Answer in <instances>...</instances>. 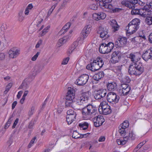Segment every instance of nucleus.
Here are the masks:
<instances>
[{"mask_svg": "<svg viewBox=\"0 0 152 152\" xmlns=\"http://www.w3.org/2000/svg\"><path fill=\"white\" fill-rule=\"evenodd\" d=\"M144 66L141 62H137L134 64H132L129 67V72L131 75H139L144 71Z\"/></svg>", "mask_w": 152, "mask_h": 152, "instance_id": "1", "label": "nucleus"}, {"mask_svg": "<svg viewBox=\"0 0 152 152\" xmlns=\"http://www.w3.org/2000/svg\"><path fill=\"white\" fill-rule=\"evenodd\" d=\"M98 108L91 104L87 105L83 108L81 111L83 117H91L97 113Z\"/></svg>", "mask_w": 152, "mask_h": 152, "instance_id": "2", "label": "nucleus"}, {"mask_svg": "<svg viewBox=\"0 0 152 152\" xmlns=\"http://www.w3.org/2000/svg\"><path fill=\"white\" fill-rule=\"evenodd\" d=\"M102 58L98 57L94 60L93 62L87 65L86 69L92 71H95L100 69L104 65Z\"/></svg>", "mask_w": 152, "mask_h": 152, "instance_id": "3", "label": "nucleus"}, {"mask_svg": "<svg viewBox=\"0 0 152 152\" xmlns=\"http://www.w3.org/2000/svg\"><path fill=\"white\" fill-rule=\"evenodd\" d=\"M140 23V20L138 18L133 19L126 27L127 32L130 34L135 33L139 27Z\"/></svg>", "mask_w": 152, "mask_h": 152, "instance_id": "4", "label": "nucleus"}, {"mask_svg": "<svg viewBox=\"0 0 152 152\" xmlns=\"http://www.w3.org/2000/svg\"><path fill=\"white\" fill-rule=\"evenodd\" d=\"M114 45V44L111 42H109L107 44L103 43L99 46V52L100 53L102 54L108 53L113 49Z\"/></svg>", "mask_w": 152, "mask_h": 152, "instance_id": "5", "label": "nucleus"}, {"mask_svg": "<svg viewBox=\"0 0 152 152\" xmlns=\"http://www.w3.org/2000/svg\"><path fill=\"white\" fill-rule=\"evenodd\" d=\"M89 97L88 92H83L76 98L77 102L79 105L84 104L87 102Z\"/></svg>", "mask_w": 152, "mask_h": 152, "instance_id": "6", "label": "nucleus"}, {"mask_svg": "<svg viewBox=\"0 0 152 152\" xmlns=\"http://www.w3.org/2000/svg\"><path fill=\"white\" fill-rule=\"evenodd\" d=\"M135 138V135L132 131L129 134L128 136L124 137L123 138L117 139L116 142L118 145H124L128 140H134Z\"/></svg>", "mask_w": 152, "mask_h": 152, "instance_id": "7", "label": "nucleus"}, {"mask_svg": "<svg viewBox=\"0 0 152 152\" xmlns=\"http://www.w3.org/2000/svg\"><path fill=\"white\" fill-rule=\"evenodd\" d=\"M100 105L101 108L100 109H99V111L100 113L102 112L103 114L106 115L111 113L112 110L110 109V106L108 105L106 102H102L100 103Z\"/></svg>", "mask_w": 152, "mask_h": 152, "instance_id": "8", "label": "nucleus"}, {"mask_svg": "<svg viewBox=\"0 0 152 152\" xmlns=\"http://www.w3.org/2000/svg\"><path fill=\"white\" fill-rule=\"evenodd\" d=\"M141 55L140 53H132L129 54L128 57L130 59L131 61L133 62L132 64H134L137 62H140L138 61L140 59Z\"/></svg>", "mask_w": 152, "mask_h": 152, "instance_id": "9", "label": "nucleus"}, {"mask_svg": "<svg viewBox=\"0 0 152 152\" xmlns=\"http://www.w3.org/2000/svg\"><path fill=\"white\" fill-rule=\"evenodd\" d=\"M119 99V96H117L115 93L113 92L109 93L107 95V100L111 103H117L118 102Z\"/></svg>", "mask_w": 152, "mask_h": 152, "instance_id": "10", "label": "nucleus"}, {"mask_svg": "<svg viewBox=\"0 0 152 152\" xmlns=\"http://www.w3.org/2000/svg\"><path fill=\"white\" fill-rule=\"evenodd\" d=\"M89 76L87 74H83L80 76L77 80L76 82L79 86H83L88 82Z\"/></svg>", "mask_w": 152, "mask_h": 152, "instance_id": "11", "label": "nucleus"}, {"mask_svg": "<svg viewBox=\"0 0 152 152\" xmlns=\"http://www.w3.org/2000/svg\"><path fill=\"white\" fill-rule=\"evenodd\" d=\"M94 125L96 127H98L102 125L105 120L103 115H99L93 118Z\"/></svg>", "mask_w": 152, "mask_h": 152, "instance_id": "12", "label": "nucleus"}, {"mask_svg": "<svg viewBox=\"0 0 152 152\" xmlns=\"http://www.w3.org/2000/svg\"><path fill=\"white\" fill-rule=\"evenodd\" d=\"M121 53L119 51H115L112 54L111 61L113 64L118 62L120 60Z\"/></svg>", "mask_w": 152, "mask_h": 152, "instance_id": "13", "label": "nucleus"}, {"mask_svg": "<svg viewBox=\"0 0 152 152\" xmlns=\"http://www.w3.org/2000/svg\"><path fill=\"white\" fill-rule=\"evenodd\" d=\"M107 93L106 89H101L96 91L94 97L96 99H99L104 97Z\"/></svg>", "mask_w": 152, "mask_h": 152, "instance_id": "14", "label": "nucleus"}, {"mask_svg": "<svg viewBox=\"0 0 152 152\" xmlns=\"http://www.w3.org/2000/svg\"><path fill=\"white\" fill-rule=\"evenodd\" d=\"M108 31V30L106 28L99 26L98 29L97 33L100 34V37L107 38L109 37L107 34Z\"/></svg>", "mask_w": 152, "mask_h": 152, "instance_id": "15", "label": "nucleus"}, {"mask_svg": "<svg viewBox=\"0 0 152 152\" xmlns=\"http://www.w3.org/2000/svg\"><path fill=\"white\" fill-rule=\"evenodd\" d=\"M20 53V50L14 48H11L8 52L9 57L12 58H16Z\"/></svg>", "mask_w": 152, "mask_h": 152, "instance_id": "16", "label": "nucleus"}, {"mask_svg": "<svg viewBox=\"0 0 152 152\" xmlns=\"http://www.w3.org/2000/svg\"><path fill=\"white\" fill-rule=\"evenodd\" d=\"M127 39L125 37H119L115 42V45L117 47H122L125 46L127 43Z\"/></svg>", "mask_w": 152, "mask_h": 152, "instance_id": "17", "label": "nucleus"}, {"mask_svg": "<svg viewBox=\"0 0 152 152\" xmlns=\"http://www.w3.org/2000/svg\"><path fill=\"white\" fill-rule=\"evenodd\" d=\"M112 1V0H102V1H100L99 5L105 8L112 10L114 7L111 4H109Z\"/></svg>", "mask_w": 152, "mask_h": 152, "instance_id": "18", "label": "nucleus"}, {"mask_svg": "<svg viewBox=\"0 0 152 152\" xmlns=\"http://www.w3.org/2000/svg\"><path fill=\"white\" fill-rule=\"evenodd\" d=\"M75 98V91L71 87L68 88V91L65 99L66 100H73Z\"/></svg>", "mask_w": 152, "mask_h": 152, "instance_id": "19", "label": "nucleus"}, {"mask_svg": "<svg viewBox=\"0 0 152 152\" xmlns=\"http://www.w3.org/2000/svg\"><path fill=\"white\" fill-rule=\"evenodd\" d=\"M91 26L88 25L86 26L82 31L81 34L84 39L87 37L91 30Z\"/></svg>", "mask_w": 152, "mask_h": 152, "instance_id": "20", "label": "nucleus"}, {"mask_svg": "<svg viewBox=\"0 0 152 152\" xmlns=\"http://www.w3.org/2000/svg\"><path fill=\"white\" fill-rule=\"evenodd\" d=\"M93 17L94 20H98L100 19H104L106 17V14L103 12H99L97 14L94 13L93 14Z\"/></svg>", "mask_w": 152, "mask_h": 152, "instance_id": "21", "label": "nucleus"}, {"mask_svg": "<svg viewBox=\"0 0 152 152\" xmlns=\"http://www.w3.org/2000/svg\"><path fill=\"white\" fill-rule=\"evenodd\" d=\"M143 96H142L140 97V102L143 104V105L146 107H148L150 105L152 104V101H151L150 99H143Z\"/></svg>", "mask_w": 152, "mask_h": 152, "instance_id": "22", "label": "nucleus"}, {"mask_svg": "<svg viewBox=\"0 0 152 152\" xmlns=\"http://www.w3.org/2000/svg\"><path fill=\"white\" fill-rule=\"evenodd\" d=\"M131 89V88H128L126 89H120L119 91V94L121 96H126L129 94Z\"/></svg>", "mask_w": 152, "mask_h": 152, "instance_id": "23", "label": "nucleus"}, {"mask_svg": "<svg viewBox=\"0 0 152 152\" xmlns=\"http://www.w3.org/2000/svg\"><path fill=\"white\" fill-rule=\"evenodd\" d=\"M104 76V74L103 72H100L95 74L94 76V79L96 81H98L101 78L103 77Z\"/></svg>", "mask_w": 152, "mask_h": 152, "instance_id": "24", "label": "nucleus"}, {"mask_svg": "<svg viewBox=\"0 0 152 152\" xmlns=\"http://www.w3.org/2000/svg\"><path fill=\"white\" fill-rule=\"evenodd\" d=\"M149 54V50H147L143 52L141 56L143 59L145 61H148L149 59L151 60V58H150V56Z\"/></svg>", "mask_w": 152, "mask_h": 152, "instance_id": "25", "label": "nucleus"}, {"mask_svg": "<svg viewBox=\"0 0 152 152\" xmlns=\"http://www.w3.org/2000/svg\"><path fill=\"white\" fill-rule=\"evenodd\" d=\"M69 37L67 36L59 39L58 42V47H60L66 42Z\"/></svg>", "mask_w": 152, "mask_h": 152, "instance_id": "26", "label": "nucleus"}, {"mask_svg": "<svg viewBox=\"0 0 152 152\" xmlns=\"http://www.w3.org/2000/svg\"><path fill=\"white\" fill-rule=\"evenodd\" d=\"M111 26L113 29V31L114 32L118 30L119 29V26L118 25L116 21L114 20H112L111 21Z\"/></svg>", "mask_w": 152, "mask_h": 152, "instance_id": "27", "label": "nucleus"}, {"mask_svg": "<svg viewBox=\"0 0 152 152\" xmlns=\"http://www.w3.org/2000/svg\"><path fill=\"white\" fill-rule=\"evenodd\" d=\"M117 84L115 82L109 83L107 86L108 89L109 91H114L116 88Z\"/></svg>", "mask_w": 152, "mask_h": 152, "instance_id": "28", "label": "nucleus"}, {"mask_svg": "<svg viewBox=\"0 0 152 152\" xmlns=\"http://www.w3.org/2000/svg\"><path fill=\"white\" fill-rule=\"evenodd\" d=\"M76 115H67L66 116V121L68 124H71L73 121H75V118Z\"/></svg>", "mask_w": 152, "mask_h": 152, "instance_id": "29", "label": "nucleus"}, {"mask_svg": "<svg viewBox=\"0 0 152 152\" xmlns=\"http://www.w3.org/2000/svg\"><path fill=\"white\" fill-rule=\"evenodd\" d=\"M33 6L32 4H29L26 8L24 14L26 15H28L29 12L33 8Z\"/></svg>", "mask_w": 152, "mask_h": 152, "instance_id": "30", "label": "nucleus"}, {"mask_svg": "<svg viewBox=\"0 0 152 152\" xmlns=\"http://www.w3.org/2000/svg\"><path fill=\"white\" fill-rule=\"evenodd\" d=\"M79 127L83 130L87 129L88 126V124L86 122H83L80 124L79 125Z\"/></svg>", "mask_w": 152, "mask_h": 152, "instance_id": "31", "label": "nucleus"}, {"mask_svg": "<svg viewBox=\"0 0 152 152\" xmlns=\"http://www.w3.org/2000/svg\"><path fill=\"white\" fill-rule=\"evenodd\" d=\"M42 68L40 64H37L34 66V71L36 73L39 72L42 69Z\"/></svg>", "mask_w": 152, "mask_h": 152, "instance_id": "32", "label": "nucleus"}, {"mask_svg": "<svg viewBox=\"0 0 152 152\" xmlns=\"http://www.w3.org/2000/svg\"><path fill=\"white\" fill-rule=\"evenodd\" d=\"M121 4L129 8H131L132 7V6L130 4L129 0H124L121 2Z\"/></svg>", "mask_w": 152, "mask_h": 152, "instance_id": "33", "label": "nucleus"}, {"mask_svg": "<svg viewBox=\"0 0 152 152\" xmlns=\"http://www.w3.org/2000/svg\"><path fill=\"white\" fill-rule=\"evenodd\" d=\"M72 137L73 138L75 139L83 138L82 135H79L78 133L76 131H74L73 132L72 135Z\"/></svg>", "mask_w": 152, "mask_h": 152, "instance_id": "34", "label": "nucleus"}, {"mask_svg": "<svg viewBox=\"0 0 152 152\" xmlns=\"http://www.w3.org/2000/svg\"><path fill=\"white\" fill-rule=\"evenodd\" d=\"M119 129L118 130V132L121 136H123V135H124L126 134V128L120 126H119Z\"/></svg>", "mask_w": 152, "mask_h": 152, "instance_id": "35", "label": "nucleus"}, {"mask_svg": "<svg viewBox=\"0 0 152 152\" xmlns=\"http://www.w3.org/2000/svg\"><path fill=\"white\" fill-rule=\"evenodd\" d=\"M145 21L146 23L148 25H150L152 24V16H148L145 19Z\"/></svg>", "mask_w": 152, "mask_h": 152, "instance_id": "36", "label": "nucleus"}, {"mask_svg": "<svg viewBox=\"0 0 152 152\" xmlns=\"http://www.w3.org/2000/svg\"><path fill=\"white\" fill-rule=\"evenodd\" d=\"M130 4L132 6L131 8L132 9L135 7V5L137 4L138 0H129Z\"/></svg>", "mask_w": 152, "mask_h": 152, "instance_id": "37", "label": "nucleus"}, {"mask_svg": "<svg viewBox=\"0 0 152 152\" xmlns=\"http://www.w3.org/2000/svg\"><path fill=\"white\" fill-rule=\"evenodd\" d=\"M77 46V42H74L73 45H72L71 48L69 49V52L70 53H72L73 51L76 48Z\"/></svg>", "mask_w": 152, "mask_h": 152, "instance_id": "38", "label": "nucleus"}, {"mask_svg": "<svg viewBox=\"0 0 152 152\" xmlns=\"http://www.w3.org/2000/svg\"><path fill=\"white\" fill-rule=\"evenodd\" d=\"M50 28V26H48L45 28L42 31L41 33L39 34L40 36L42 37L44 36L48 32V30Z\"/></svg>", "mask_w": 152, "mask_h": 152, "instance_id": "39", "label": "nucleus"}, {"mask_svg": "<svg viewBox=\"0 0 152 152\" xmlns=\"http://www.w3.org/2000/svg\"><path fill=\"white\" fill-rule=\"evenodd\" d=\"M134 7L132 8L131 12L132 15H140L139 10L137 9H134Z\"/></svg>", "mask_w": 152, "mask_h": 152, "instance_id": "40", "label": "nucleus"}, {"mask_svg": "<svg viewBox=\"0 0 152 152\" xmlns=\"http://www.w3.org/2000/svg\"><path fill=\"white\" fill-rule=\"evenodd\" d=\"M129 125V123L128 121H125L120 126L126 129L128 128Z\"/></svg>", "mask_w": 152, "mask_h": 152, "instance_id": "41", "label": "nucleus"}, {"mask_svg": "<svg viewBox=\"0 0 152 152\" xmlns=\"http://www.w3.org/2000/svg\"><path fill=\"white\" fill-rule=\"evenodd\" d=\"M12 83H9L7 86H6V87L5 88V90L4 91V92L5 94H6L9 91L10 89L11 88V87L12 86Z\"/></svg>", "mask_w": 152, "mask_h": 152, "instance_id": "42", "label": "nucleus"}, {"mask_svg": "<svg viewBox=\"0 0 152 152\" xmlns=\"http://www.w3.org/2000/svg\"><path fill=\"white\" fill-rule=\"evenodd\" d=\"M73 102V100H66L65 102L66 106V107H72Z\"/></svg>", "mask_w": 152, "mask_h": 152, "instance_id": "43", "label": "nucleus"}, {"mask_svg": "<svg viewBox=\"0 0 152 152\" xmlns=\"http://www.w3.org/2000/svg\"><path fill=\"white\" fill-rule=\"evenodd\" d=\"M67 115H76V116L77 114L74 111V110L72 109L69 110L67 111Z\"/></svg>", "mask_w": 152, "mask_h": 152, "instance_id": "44", "label": "nucleus"}, {"mask_svg": "<svg viewBox=\"0 0 152 152\" xmlns=\"http://www.w3.org/2000/svg\"><path fill=\"white\" fill-rule=\"evenodd\" d=\"M35 109V107L33 106H32L31 107V109L29 110L28 113V115L29 116H31L33 115L34 113Z\"/></svg>", "mask_w": 152, "mask_h": 152, "instance_id": "45", "label": "nucleus"}, {"mask_svg": "<svg viewBox=\"0 0 152 152\" xmlns=\"http://www.w3.org/2000/svg\"><path fill=\"white\" fill-rule=\"evenodd\" d=\"M149 11L150 10L149 9H146L145 10L143 16L142 17L147 18L148 16L150 15L151 13V12Z\"/></svg>", "mask_w": 152, "mask_h": 152, "instance_id": "46", "label": "nucleus"}, {"mask_svg": "<svg viewBox=\"0 0 152 152\" xmlns=\"http://www.w3.org/2000/svg\"><path fill=\"white\" fill-rule=\"evenodd\" d=\"M146 9H146L145 7V6L143 8L139 9L140 15L142 16H143L145 10Z\"/></svg>", "mask_w": 152, "mask_h": 152, "instance_id": "47", "label": "nucleus"}, {"mask_svg": "<svg viewBox=\"0 0 152 152\" xmlns=\"http://www.w3.org/2000/svg\"><path fill=\"white\" fill-rule=\"evenodd\" d=\"M71 25V23L70 22H68L66 23L65 26L63 27L62 30L65 29L67 31L68 29L70 26Z\"/></svg>", "mask_w": 152, "mask_h": 152, "instance_id": "48", "label": "nucleus"}, {"mask_svg": "<svg viewBox=\"0 0 152 152\" xmlns=\"http://www.w3.org/2000/svg\"><path fill=\"white\" fill-rule=\"evenodd\" d=\"M89 8L90 9L93 10H96L97 9V5L95 4H93L90 5Z\"/></svg>", "mask_w": 152, "mask_h": 152, "instance_id": "49", "label": "nucleus"}, {"mask_svg": "<svg viewBox=\"0 0 152 152\" xmlns=\"http://www.w3.org/2000/svg\"><path fill=\"white\" fill-rule=\"evenodd\" d=\"M121 86L122 88L121 89L125 88V89H126L128 88H131L130 86H129V85L127 83H123L121 84Z\"/></svg>", "mask_w": 152, "mask_h": 152, "instance_id": "50", "label": "nucleus"}, {"mask_svg": "<svg viewBox=\"0 0 152 152\" xmlns=\"http://www.w3.org/2000/svg\"><path fill=\"white\" fill-rule=\"evenodd\" d=\"M69 57H66V58H65L63 60L61 64H67L69 60Z\"/></svg>", "mask_w": 152, "mask_h": 152, "instance_id": "51", "label": "nucleus"}, {"mask_svg": "<svg viewBox=\"0 0 152 152\" xmlns=\"http://www.w3.org/2000/svg\"><path fill=\"white\" fill-rule=\"evenodd\" d=\"M123 81L124 83H128L130 81V80L128 77H126L123 79Z\"/></svg>", "mask_w": 152, "mask_h": 152, "instance_id": "52", "label": "nucleus"}, {"mask_svg": "<svg viewBox=\"0 0 152 152\" xmlns=\"http://www.w3.org/2000/svg\"><path fill=\"white\" fill-rule=\"evenodd\" d=\"M40 53L39 52H37L36 54L31 59V60L32 61H35L37 58L38 57Z\"/></svg>", "mask_w": 152, "mask_h": 152, "instance_id": "53", "label": "nucleus"}, {"mask_svg": "<svg viewBox=\"0 0 152 152\" xmlns=\"http://www.w3.org/2000/svg\"><path fill=\"white\" fill-rule=\"evenodd\" d=\"M42 39H40L37 42V44H36L35 48H39V46L40 45L42 44Z\"/></svg>", "mask_w": 152, "mask_h": 152, "instance_id": "54", "label": "nucleus"}, {"mask_svg": "<svg viewBox=\"0 0 152 152\" xmlns=\"http://www.w3.org/2000/svg\"><path fill=\"white\" fill-rule=\"evenodd\" d=\"M5 57V54L4 53H0V60H2L4 59Z\"/></svg>", "mask_w": 152, "mask_h": 152, "instance_id": "55", "label": "nucleus"}, {"mask_svg": "<svg viewBox=\"0 0 152 152\" xmlns=\"http://www.w3.org/2000/svg\"><path fill=\"white\" fill-rule=\"evenodd\" d=\"M34 124V121H31L30 122L28 126V128L29 129H32L33 128Z\"/></svg>", "mask_w": 152, "mask_h": 152, "instance_id": "56", "label": "nucleus"}, {"mask_svg": "<svg viewBox=\"0 0 152 152\" xmlns=\"http://www.w3.org/2000/svg\"><path fill=\"white\" fill-rule=\"evenodd\" d=\"M122 65L117 66L115 67V69L118 72H120L121 71L122 69Z\"/></svg>", "mask_w": 152, "mask_h": 152, "instance_id": "57", "label": "nucleus"}, {"mask_svg": "<svg viewBox=\"0 0 152 152\" xmlns=\"http://www.w3.org/2000/svg\"><path fill=\"white\" fill-rule=\"evenodd\" d=\"M24 19L23 16H18V20L20 22H22Z\"/></svg>", "mask_w": 152, "mask_h": 152, "instance_id": "58", "label": "nucleus"}, {"mask_svg": "<svg viewBox=\"0 0 152 152\" xmlns=\"http://www.w3.org/2000/svg\"><path fill=\"white\" fill-rule=\"evenodd\" d=\"M146 142L145 141H143L142 142L140 143L137 146L139 149H140L141 147L144 145Z\"/></svg>", "mask_w": 152, "mask_h": 152, "instance_id": "59", "label": "nucleus"}, {"mask_svg": "<svg viewBox=\"0 0 152 152\" xmlns=\"http://www.w3.org/2000/svg\"><path fill=\"white\" fill-rule=\"evenodd\" d=\"M43 20V19L39 18V20H37V27L39 26V25L42 22Z\"/></svg>", "mask_w": 152, "mask_h": 152, "instance_id": "60", "label": "nucleus"}, {"mask_svg": "<svg viewBox=\"0 0 152 152\" xmlns=\"http://www.w3.org/2000/svg\"><path fill=\"white\" fill-rule=\"evenodd\" d=\"M1 29H2L3 31L7 29V25L5 24H2L1 27H0Z\"/></svg>", "mask_w": 152, "mask_h": 152, "instance_id": "61", "label": "nucleus"}, {"mask_svg": "<svg viewBox=\"0 0 152 152\" xmlns=\"http://www.w3.org/2000/svg\"><path fill=\"white\" fill-rule=\"evenodd\" d=\"M18 119L17 118L16 119V120H15L14 124H13L12 126V128L13 129H14V128L17 125V124L18 123Z\"/></svg>", "mask_w": 152, "mask_h": 152, "instance_id": "62", "label": "nucleus"}, {"mask_svg": "<svg viewBox=\"0 0 152 152\" xmlns=\"http://www.w3.org/2000/svg\"><path fill=\"white\" fill-rule=\"evenodd\" d=\"M105 137L104 136H101L99 138L98 141L99 142H103L105 140Z\"/></svg>", "mask_w": 152, "mask_h": 152, "instance_id": "63", "label": "nucleus"}, {"mask_svg": "<svg viewBox=\"0 0 152 152\" xmlns=\"http://www.w3.org/2000/svg\"><path fill=\"white\" fill-rule=\"evenodd\" d=\"M148 40L151 43L152 42V32L150 34L148 37Z\"/></svg>", "mask_w": 152, "mask_h": 152, "instance_id": "64", "label": "nucleus"}]
</instances>
